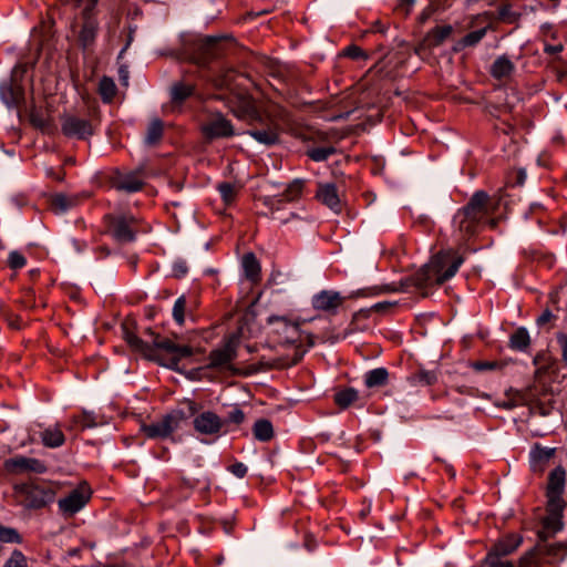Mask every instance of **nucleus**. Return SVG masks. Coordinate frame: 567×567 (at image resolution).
Segmentation results:
<instances>
[{"mask_svg": "<svg viewBox=\"0 0 567 567\" xmlns=\"http://www.w3.org/2000/svg\"><path fill=\"white\" fill-rule=\"evenodd\" d=\"M563 49H564V47H563L561 43H557V44H548V43H546L544 45V51L547 54H557V53L561 52Z\"/></svg>", "mask_w": 567, "mask_h": 567, "instance_id": "69168bd1", "label": "nucleus"}, {"mask_svg": "<svg viewBox=\"0 0 567 567\" xmlns=\"http://www.w3.org/2000/svg\"><path fill=\"white\" fill-rule=\"evenodd\" d=\"M537 548L540 549L542 556L548 557L547 563L549 564L561 563L567 556V542L546 544V542L539 540Z\"/></svg>", "mask_w": 567, "mask_h": 567, "instance_id": "393cba45", "label": "nucleus"}, {"mask_svg": "<svg viewBox=\"0 0 567 567\" xmlns=\"http://www.w3.org/2000/svg\"><path fill=\"white\" fill-rule=\"evenodd\" d=\"M515 65L507 55L498 56L491 66V75L496 80H502L512 75Z\"/></svg>", "mask_w": 567, "mask_h": 567, "instance_id": "bb28decb", "label": "nucleus"}, {"mask_svg": "<svg viewBox=\"0 0 567 567\" xmlns=\"http://www.w3.org/2000/svg\"><path fill=\"white\" fill-rule=\"evenodd\" d=\"M252 434L260 442H268L274 437V426L267 419H258L252 426Z\"/></svg>", "mask_w": 567, "mask_h": 567, "instance_id": "473e14b6", "label": "nucleus"}, {"mask_svg": "<svg viewBox=\"0 0 567 567\" xmlns=\"http://www.w3.org/2000/svg\"><path fill=\"white\" fill-rule=\"evenodd\" d=\"M497 367H498V364L495 361H477V362L473 363V368L476 371L494 370Z\"/></svg>", "mask_w": 567, "mask_h": 567, "instance_id": "680f3d73", "label": "nucleus"}, {"mask_svg": "<svg viewBox=\"0 0 567 567\" xmlns=\"http://www.w3.org/2000/svg\"><path fill=\"white\" fill-rule=\"evenodd\" d=\"M554 455V449L542 447L535 445L530 452V456L536 462H547Z\"/></svg>", "mask_w": 567, "mask_h": 567, "instance_id": "de8ad7c7", "label": "nucleus"}, {"mask_svg": "<svg viewBox=\"0 0 567 567\" xmlns=\"http://www.w3.org/2000/svg\"><path fill=\"white\" fill-rule=\"evenodd\" d=\"M78 200L76 196L55 194L50 199V206L55 214H63L74 207L78 204Z\"/></svg>", "mask_w": 567, "mask_h": 567, "instance_id": "7c9ffc66", "label": "nucleus"}, {"mask_svg": "<svg viewBox=\"0 0 567 567\" xmlns=\"http://www.w3.org/2000/svg\"><path fill=\"white\" fill-rule=\"evenodd\" d=\"M112 185L116 190L125 193H136L145 185L141 172L118 173L112 179Z\"/></svg>", "mask_w": 567, "mask_h": 567, "instance_id": "aec40b11", "label": "nucleus"}, {"mask_svg": "<svg viewBox=\"0 0 567 567\" xmlns=\"http://www.w3.org/2000/svg\"><path fill=\"white\" fill-rule=\"evenodd\" d=\"M173 272L174 276L177 278L186 276V274L188 272V267L186 262L184 260L175 261L173 265Z\"/></svg>", "mask_w": 567, "mask_h": 567, "instance_id": "052dcab7", "label": "nucleus"}, {"mask_svg": "<svg viewBox=\"0 0 567 567\" xmlns=\"http://www.w3.org/2000/svg\"><path fill=\"white\" fill-rule=\"evenodd\" d=\"M389 372L385 368H377L364 374V384L367 388H379L386 384Z\"/></svg>", "mask_w": 567, "mask_h": 567, "instance_id": "f704fd0d", "label": "nucleus"}, {"mask_svg": "<svg viewBox=\"0 0 567 567\" xmlns=\"http://www.w3.org/2000/svg\"><path fill=\"white\" fill-rule=\"evenodd\" d=\"M106 233L118 244L132 243L136 239V219L126 215L105 216Z\"/></svg>", "mask_w": 567, "mask_h": 567, "instance_id": "0eeeda50", "label": "nucleus"}, {"mask_svg": "<svg viewBox=\"0 0 567 567\" xmlns=\"http://www.w3.org/2000/svg\"><path fill=\"white\" fill-rule=\"evenodd\" d=\"M343 55L353 60L367 59V53L358 45H349L344 49Z\"/></svg>", "mask_w": 567, "mask_h": 567, "instance_id": "6e6d98bb", "label": "nucleus"}, {"mask_svg": "<svg viewBox=\"0 0 567 567\" xmlns=\"http://www.w3.org/2000/svg\"><path fill=\"white\" fill-rule=\"evenodd\" d=\"M343 300L344 298L338 291L321 290L312 297L311 305L316 310L336 312Z\"/></svg>", "mask_w": 567, "mask_h": 567, "instance_id": "412c9836", "label": "nucleus"}, {"mask_svg": "<svg viewBox=\"0 0 567 567\" xmlns=\"http://www.w3.org/2000/svg\"><path fill=\"white\" fill-rule=\"evenodd\" d=\"M42 444L49 449H56L64 444L65 436L60 425H51L40 433Z\"/></svg>", "mask_w": 567, "mask_h": 567, "instance_id": "a878e982", "label": "nucleus"}, {"mask_svg": "<svg viewBox=\"0 0 567 567\" xmlns=\"http://www.w3.org/2000/svg\"><path fill=\"white\" fill-rule=\"evenodd\" d=\"M228 471L231 474H234L236 477L243 478V477L246 476L248 468H247V466L244 463L237 462V463L230 465L228 467Z\"/></svg>", "mask_w": 567, "mask_h": 567, "instance_id": "13d9d810", "label": "nucleus"}, {"mask_svg": "<svg viewBox=\"0 0 567 567\" xmlns=\"http://www.w3.org/2000/svg\"><path fill=\"white\" fill-rule=\"evenodd\" d=\"M452 33L451 25L436 27L430 32L432 42L435 45L441 44Z\"/></svg>", "mask_w": 567, "mask_h": 567, "instance_id": "a18cd8bd", "label": "nucleus"}, {"mask_svg": "<svg viewBox=\"0 0 567 567\" xmlns=\"http://www.w3.org/2000/svg\"><path fill=\"white\" fill-rule=\"evenodd\" d=\"M316 198L334 213H340L342 209L341 200L339 197L338 188L332 183H320L316 192Z\"/></svg>", "mask_w": 567, "mask_h": 567, "instance_id": "4be33fe9", "label": "nucleus"}, {"mask_svg": "<svg viewBox=\"0 0 567 567\" xmlns=\"http://www.w3.org/2000/svg\"><path fill=\"white\" fill-rule=\"evenodd\" d=\"M489 215V196L484 190L473 194L470 202L460 208L453 217V236L457 241H465L474 236L480 224Z\"/></svg>", "mask_w": 567, "mask_h": 567, "instance_id": "f257e3e1", "label": "nucleus"}, {"mask_svg": "<svg viewBox=\"0 0 567 567\" xmlns=\"http://www.w3.org/2000/svg\"><path fill=\"white\" fill-rule=\"evenodd\" d=\"M217 189L224 203L230 205L236 199L239 188L233 183L224 182L217 185Z\"/></svg>", "mask_w": 567, "mask_h": 567, "instance_id": "58836bf2", "label": "nucleus"}, {"mask_svg": "<svg viewBox=\"0 0 567 567\" xmlns=\"http://www.w3.org/2000/svg\"><path fill=\"white\" fill-rule=\"evenodd\" d=\"M230 110L234 115L240 120L254 123L261 118L255 100L248 94H237L230 100Z\"/></svg>", "mask_w": 567, "mask_h": 567, "instance_id": "dca6fc26", "label": "nucleus"}, {"mask_svg": "<svg viewBox=\"0 0 567 567\" xmlns=\"http://www.w3.org/2000/svg\"><path fill=\"white\" fill-rule=\"evenodd\" d=\"M187 420L185 412L181 409L173 410L161 420L142 426V432L148 439H166Z\"/></svg>", "mask_w": 567, "mask_h": 567, "instance_id": "423d86ee", "label": "nucleus"}, {"mask_svg": "<svg viewBox=\"0 0 567 567\" xmlns=\"http://www.w3.org/2000/svg\"><path fill=\"white\" fill-rule=\"evenodd\" d=\"M394 303L392 302H389V301H382V302H377L374 303L370 309L369 311H374V312H383L388 309H390L391 307H393Z\"/></svg>", "mask_w": 567, "mask_h": 567, "instance_id": "e2e57ef3", "label": "nucleus"}, {"mask_svg": "<svg viewBox=\"0 0 567 567\" xmlns=\"http://www.w3.org/2000/svg\"><path fill=\"white\" fill-rule=\"evenodd\" d=\"M289 115L286 110L276 107L265 114L261 118L254 123H260V127H255L247 131V134L257 142L265 145H275L279 142L280 133L284 127L289 125Z\"/></svg>", "mask_w": 567, "mask_h": 567, "instance_id": "7ed1b4c3", "label": "nucleus"}, {"mask_svg": "<svg viewBox=\"0 0 567 567\" xmlns=\"http://www.w3.org/2000/svg\"><path fill=\"white\" fill-rule=\"evenodd\" d=\"M83 24L79 33V42L83 49L91 48L99 32V22L92 16H83Z\"/></svg>", "mask_w": 567, "mask_h": 567, "instance_id": "b1692460", "label": "nucleus"}, {"mask_svg": "<svg viewBox=\"0 0 567 567\" xmlns=\"http://www.w3.org/2000/svg\"><path fill=\"white\" fill-rule=\"evenodd\" d=\"M226 423H233L236 425L241 424L245 421V413L239 406H234L228 413L225 420Z\"/></svg>", "mask_w": 567, "mask_h": 567, "instance_id": "864d4df0", "label": "nucleus"}, {"mask_svg": "<svg viewBox=\"0 0 567 567\" xmlns=\"http://www.w3.org/2000/svg\"><path fill=\"white\" fill-rule=\"evenodd\" d=\"M3 567H28L25 556L18 549L13 550Z\"/></svg>", "mask_w": 567, "mask_h": 567, "instance_id": "09e8293b", "label": "nucleus"}, {"mask_svg": "<svg viewBox=\"0 0 567 567\" xmlns=\"http://www.w3.org/2000/svg\"><path fill=\"white\" fill-rule=\"evenodd\" d=\"M557 342L561 350V359L567 364V334L564 332H558L556 334Z\"/></svg>", "mask_w": 567, "mask_h": 567, "instance_id": "bf43d9fd", "label": "nucleus"}, {"mask_svg": "<svg viewBox=\"0 0 567 567\" xmlns=\"http://www.w3.org/2000/svg\"><path fill=\"white\" fill-rule=\"evenodd\" d=\"M269 324L275 326L274 333L277 336V340L282 344H295L301 342V330L300 323L291 321L286 317L270 316L267 319Z\"/></svg>", "mask_w": 567, "mask_h": 567, "instance_id": "9b49d317", "label": "nucleus"}, {"mask_svg": "<svg viewBox=\"0 0 567 567\" xmlns=\"http://www.w3.org/2000/svg\"><path fill=\"white\" fill-rule=\"evenodd\" d=\"M92 491L86 483L72 489L65 497L59 499V509L63 515L73 516L80 512L90 501Z\"/></svg>", "mask_w": 567, "mask_h": 567, "instance_id": "ddd939ff", "label": "nucleus"}, {"mask_svg": "<svg viewBox=\"0 0 567 567\" xmlns=\"http://www.w3.org/2000/svg\"><path fill=\"white\" fill-rule=\"evenodd\" d=\"M194 351L192 347L186 344H177L175 346V349L173 350L172 354L175 355L176 359L181 360L184 358H188L193 355Z\"/></svg>", "mask_w": 567, "mask_h": 567, "instance_id": "4d7b16f0", "label": "nucleus"}, {"mask_svg": "<svg viewBox=\"0 0 567 567\" xmlns=\"http://www.w3.org/2000/svg\"><path fill=\"white\" fill-rule=\"evenodd\" d=\"M195 93V86L193 84H186L183 82L175 83L171 89V99L174 103H183L186 99L190 97Z\"/></svg>", "mask_w": 567, "mask_h": 567, "instance_id": "e433bc0d", "label": "nucleus"}, {"mask_svg": "<svg viewBox=\"0 0 567 567\" xmlns=\"http://www.w3.org/2000/svg\"><path fill=\"white\" fill-rule=\"evenodd\" d=\"M0 99L9 109H18L24 101V90L21 83L10 78L0 83Z\"/></svg>", "mask_w": 567, "mask_h": 567, "instance_id": "f3484780", "label": "nucleus"}, {"mask_svg": "<svg viewBox=\"0 0 567 567\" xmlns=\"http://www.w3.org/2000/svg\"><path fill=\"white\" fill-rule=\"evenodd\" d=\"M200 131L207 140L227 138L235 135L233 124L219 112L209 114L202 123Z\"/></svg>", "mask_w": 567, "mask_h": 567, "instance_id": "f8f14e48", "label": "nucleus"}, {"mask_svg": "<svg viewBox=\"0 0 567 567\" xmlns=\"http://www.w3.org/2000/svg\"><path fill=\"white\" fill-rule=\"evenodd\" d=\"M13 495L25 508L38 509L52 503L55 492L45 484L22 483L14 485Z\"/></svg>", "mask_w": 567, "mask_h": 567, "instance_id": "20e7f679", "label": "nucleus"}, {"mask_svg": "<svg viewBox=\"0 0 567 567\" xmlns=\"http://www.w3.org/2000/svg\"><path fill=\"white\" fill-rule=\"evenodd\" d=\"M194 429L205 435L218 434L225 425V422L214 412L205 411L195 416Z\"/></svg>", "mask_w": 567, "mask_h": 567, "instance_id": "6ab92c4d", "label": "nucleus"}, {"mask_svg": "<svg viewBox=\"0 0 567 567\" xmlns=\"http://www.w3.org/2000/svg\"><path fill=\"white\" fill-rule=\"evenodd\" d=\"M236 358V343L231 340L226 342L223 348L215 349L209 353V367L220 368L231 362Z\"/></svg>", "mask_w": 567, "mask_h": 567, "instance_id": "5701e85b", "label": "nucleus"}, {"mask_svg": "<svg viewBox=\"0 0 567 567\" xmlns=\"http://www.w3.org/2000/svg\"><path fill=\"white\" fill-rule=\"evenodd\" d=\"M124 339L134 351L140 352L146 359H153V347L127 328H124Z\"/></svg>", "mask_w": 567, "mask_h": 567, "instance_id": "cd10ccee", "label": "nucleus"}, {"mask_svg": "<svg viewBox=\"0 0 567 567\" xmlns=\"http://www.w3.org/2000/svg\"><path fill=\"white\" fill-rule=\"evenodd\" d=\"M99 125L94 115L83 117L78 114H64L61 116V132L69 138L87 141L95 134Z\"/></svg>", "mask_w": 567, "mask_h": 567, "instance_id": "39448f33", "label": "nucleus"}, {"mask_svg": "<svg viewBox=\"0 0 567 567\" xmlns=\"http://www.w3.org/2000/svg\"><path fill=\"white\" fill-rule=\"evenodd\" d=\"M449 4L446 0H433L421 13V20H427L434 12L444 9Z\"/></svg>", "mask_w": 567, "mask_h": 567, "instance_id": "8fccbe9b", "label": "nucleus"}, {"mask_svg": "<svg viewBox=\"0 0 567 567\" xmlns=\"http://www.w3.org/2000/svg\"><path fill=\"white\" fill-rule=\"evenodd\" d=\"M305 188V181L301 178H296L291 183H289L281 195V198L279 197H271V196H265L261 197L260 200L264 206H266L271 215H275V212L279 209V206L282 202H295L298 200L303 192ZM272 218H276L272 216Z\"/></svg>", "mask_w": 567, "mask_h": 567, "instance_id": "2eb2a0df", "label": "nucleus"}, {"mask_svg": "<svg viewBox=\"0 0 567 567\" xmlns=\"http://www.w3.org/2000/svg\"><path fill=\"white\" fill-rule=\"evenodd\" d=\"M164 123L159 118H153L147 127L144 142L148 146L158 144L163 137Z\"/></svg>", "mask_w": 567, "mask_h": 567, "instance_id": "72a5a7b5", "label": "nucleus"}, {"mask_svg": "<svg viewBox=\"0 0 567 567\" xmlns=\"http://www.w3.org/2000/svg\"><path fill=\"white\" fill-rule=\"evenodd\" d=\"M522 542V536L508 534L491 548L484 559V564L487 567H514L511 561L503 560L502 557L514 553L520 546Z\"/></svg>", "mask_w": 567, "mask_h": 567, "instance_id": "6e6552de", "label": "nucleus"}, {"mask_svg": "<svg viewBox=\"0 0 567 567\" xmlns=\"http://www.w3.org/2000/svg\"><path fill=\"white\" fill-rule=\"evenodd\" d=\"M530 344V336L525 327L517 328L509 337V348L515 351L525 352Z\"/></svg>", "mask_w": 567, "mask_h": 567, "instance_id": "c756f323", "label": "nucleus"}, {"mask_svg": "<svg viewBox=\"0 0 567 567\" xmlns=\"http://www.w3.org/2000/svg\"><path fill=\"white\" fill-rule=\"evenodd\" d=\"M243 269L245 276L251 282H256L260 278V264L252 252H248L243 257Z\"/></svg>", "mask_w": 567, "mask_h": 567, "instance_id": "2f4dec72", "label": "nucleus"}, {"mask_svg": "<svg viewBox=\"0 0 567 567\" xmlns=\"http://www.w3.org/2000/svg\"><path fill=\"white\" fill-rule=\"evenodd\" d=\"M359 398L358 391L353 388H347L338 391L334 394V402L341 409L349 408L352 403H354Z\"/></svg>", "mask_w": 567, "mask_h": 567, "instance_id": "4c0bfd02", "label": "nucleus"}, {"mask_svg": "<svg viewBox=\"0 0 567 567\" xmlns=\"http://www.w3.org/2000/svg\"><path fill=\"white\" fill-rule=\"evenodd\" d=\"M25 257L21 252L13 250L9 254L8 265L10 266V268L21 269L25 266Z\"/></svg>", "mask_w": 567, "mask_h": 567, "instance_id": "5fc2aeb1", "label": "nucleus"}, {"mask_svg": "<svg viewBox=\"0 0 567 567\" xmlns=\"http://www.w3.org/2000/svg\"><path fill=\"white\" fill-rule=\"evenodd\" d=\"M0 542L8 544H21L22 537L16 528L0 524Z\"/></svg>", "mask_w": 567, "mask_h": 567, "instance_id": "79ce46f5", "label": "nucleus"}, {"mask_svg": "<svg viewBox=\"0 0 567 567\" xmlns=\"http://www.w3.org/2000/svg\"><path fill=\"white\" fill-rule=\"evenodd\" d=\"M97 91L104 103H111L116 95L117 87L112 78L103 76L99 82Z\"/></svg>", "mask_w": 567, "mask_h": 567, "instance_id": "c9c22d12", "label": "nucleus"}, {"mask_svg": "<svg viewBox=\"0 0 567 567\" xmlns=\"http://www.w3.org/2000/svg\"><path fill=\"white\" fill-rule=\"evenodd\" d=\"M487 28H482L472 32H468L461 41L463 47H474L477 44L486 34Z\"/></svg>", "mask_w": 567, "mask_h": 567, "instance_id": "49530a36", "label": "nucleus"}, {"mask_svg": "<svg viewBox=\"0 0 567 567\" xmlns=\"http://www.w3.org/2000/svg\"><path fill=\"white\" fill-rule=\"evenodd\" d=\"M99 0H71L75 8H82V16H92Z\"/></svg>", "mask_w": 567, "mask_h": 567, "instance_id": "603ef678", "label": "nucleus"}, {"mask_svg": "<svg viewBox=\"0 0 567 567\" xmlns=\"http://www.w3.org/2000/svg\"><path fill=\"white\" fill-rule=\"evenodd\" d=\"M4 471L10 475H19L24 473L43 474L47 472L44 462L23 455L10 457L3 462Z\"/></svg>", "mask_w": 567, "mask_h": 567, "instance_id": "4468645a", "label": "nucleus"}, {"mask_svg": "<svg viewBox=\"0 0 567 567\" xmlns=\"http://www.w3.org/2000/svg\"><path fill=\"white\" fill-rule=\"evenodd\" d=\"M564 508L565 504L547 503V514L542 518V528L537 532L540 542H546L564 528Z\"/></svg>", "mask_w": 567, "mask_h": 567, "instance_id": "9d476101", "label": "nucleus"}, {"mask_svg": "<svg viewBox=\"0 0 567 567\" xmlns=\"http://www.w3.org/2000/svg\"><path fill=\"white\" fill-rule=\"evenodd\" d=\"M337 150L333 146L315 147L306 152L307 156L313 162H324L331 155L336 154Z\"/></svg>", "mask_w": 567, "mask_h": 567, "instance_id": "ea45409f", "label": "nucleus"}, {"mask_svg": "<svg viewBox=\"0 0 567 567\" xmlns=\"http://www.w3.org/2000/svg\"><path fill=\"white\" fill-rule=\"evenodd\" d=\"M463 262L464 258L457 251H440L414 275V285L419 288L443 285L456 275Z\"/></svg>", "mask_w": 567, "mask_h": 567, "instance_id": "f03ea898", "label": "nucleus"}, {"mask_svg": "<svg viewBox=\"0 0 567 567\" xmlns=\"http://www.w3.org/2000/svg\"><path fill=\"white\" fill-rule=\"evenodd\" d=\"M554 318V315L549 309H546L542 312V315L537 318L536 322L538 326H543L550 321Z\"/></svg>", "mask_w": 567, "mask_h": 567, "instance_id": "0e129e2a", "label": "nucleus"}, {"mask_svg": "<svg viewBox=\"0 0 567 567\" xmlns=\"http://www.w3.org/2000/svg\"><path fill=\"white\" fill-rule=\"evenodd\" d=\"M537 556H542V555H540V549H538L537 545H536L533 549L528 550L519 558V566L520 567H530V566L535 565Z\"/></svg>", "mask_w": 567, "mask_h": 567, "instance_id": "3c124183", "label": "nucleus"}, {"mask_svg": "<svg viewBox=\"0 0 567 567\" xmlns=\"http://www.w3.org/2000/svg\"><path fill=\"white\" fill-rule=\"evenodd\" d=\"M118 78L122 85L127 86L128 85V78L130 73L125 65L120 66L118 69Z\"/></svg>", "mask_w": 567, "mask_h": 567, "instance_id": "338daca9", "label": "nucleus"}, {"mask_svg": "<svg viewBox=\"0 0 567 567\" xmlns=\"http://www.w3.org/2000/svg\"><path fill=\"white\" fill-rule=\"evenodd\" d=\"M186 306L187 300L184 295L178 297L173 306V319L178 326H183L185 322Z\"/></svg>", "mask_w": 567, "mask_h": 567, "instance_id": "a19ab883", "label": "nucleus"}, {"mask_svg": "<svg viewBox=\"0 0 567 567\" xmlns=\"http://www.w3.org/2000/svg\"><path fill=\"white\" fill-rule=\"evenodd\" d=\"M151 346L153 347V359L152 360H155L156 359V355H155L156 349L163 350L167 353H172L173 350L175 349L176 343L168 338H162L161 336H156L155 339L153 340V344H151Z\"/></svg>", "mask_w": 567, "mask_h": 567, "instance_id": "c03bdc74", "label": "nucleus"}, {"mask_svg": "<svg viewBox=\"0 0 567 567\" xmlns=\"http://www.w3.org/2000/svg\"><path fill=\"white\" fill-rule=\"evenodd\" d=\"M388 23H383L382 21L377 20L375 22H373L371 31L384 34L388 31Z\"/></svg>", "mask_w": 567, "mask_h": 567, "instance_id": "774afa93", "label": "nucleus"}, {"mask_svg": "<svg viewBox=\"0 0 567 567\" xmlns=\"http://www.w3.org/2000/svg\"><path fill=\"white\" fill-rule=\"evenodd\" d=\"M226 37H204L196 41L194 51V61L197 64L205 65L212 60L220 56L225 51Z\"/></svg>", "mask_w": 567, "mask_h": 567, "instance_id": "1a4fd4ad", "label": "nucleus"}, {"mask_svg": "<svg viewBox=\"0 0 567 567\" xmlns=\"http://www.w3.org/2000/svg\"><path fill=\"white\" fill-rule=\"evenodd\" d=\"M101 424V421L97 420V416L94 412L83 411L79 415H73L70 419V430H86L92 429Z\"/></svg>", "mask_w": 567, "mask_h": 567, "instance_id": "c85d7f7f", "label": "nucleus"}, {"mask_svg": "<svg viewBox=\"0 0 567 567\" xmlns=\"http://www.w3.org/2000/svg\"><path fill=\"white\" fill-rule=\"evenodd\" d=\"M566 471L563 466L555 467L548 476L547 484V503L565 504L563 493L565 488Z\"/></svg>", "mask_w": 567, "mask_h": 567, "instance_id": "a211bd4d", "label": "nucleus"}, {"mask_svg": "<svg viewBox=\"0 0 567 567\" xmlns=\"http://www.w3.org/2000/svg\"><path fill=\"white\" fill-rule=\"evenodd\" d=\"M411 379L415 384L432 385L437 381V375L433 371L420 370Z\"/></svg>", "mask_w": 567, "mask_h": 567, "instance_id": "37998d69", "label": "nucleus"}]
</instances>
